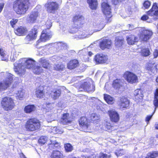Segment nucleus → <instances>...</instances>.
I'll use <instances>...</instances> for the list:
<instances>
[{
  "mask_svg": "<svg viewBox=\"0 0 158 158\" xmlns=\"http://www.w3.org/2000/svg\"><path fill=\"white\" fill-rule=\"evenodd\" d=\"M107 59V56L102 54H97L94 58V60L97 64L105 63Z\"/></svg>",
  "mask_w": 158,
  "mask_h": 158,
  "instance_id": "obj_11",
  "label": "nucleus"
},
{
  "mask_svg": "<svg viewBox=\"0 0 158 158\" xmlns=\"http://www.w3.org/2000/svg\"><path fill=\"white\" fill-rule=\"evenodd\" d=\"M44 94V92L43 91V88L42 87H39L36 89L35 94L37 97L38 98L43 97Z\"/></svg>",
  "mask_w": 158,
  "mask_h": 158,
  "instance_id": "obj_29",
  "label": "nucleus"
},
{
  "mask_svg": "<svg viewBox=\"0 0 158 158\" xmlns=\"http://www.w3.org/2000/svg\"><path fill=\"white\" fill-rule=\"evenodd\" d=\"M56 138L52 137L50 139L51 143L49 144V147L50 148H55L58 147L59 146V143L56 142Z\"/></svg>",
  "mask_w": 158,
  "mask_h": 158,
  "instance_id": "obj_25",
  "label": "nucleus"
},
{
  "mask_svg": "<svg viewBox=\"0 0 158 158\" xmlns=\"http://www.w3.org/2000/svg\"><path fill=\"white\" fill-rule=\"evenodd\" d=\"M2 108L5 110H10V98L5 97L3 98L1 102Z\"/></svg>",
  "mask_w": 158,
  "mask_h": 158,
  "instance_id": "obj_14",
  "label": "nucleus"
},
{
  "mask_svg": "<svg viewBox=\"0 0 158 158\" xmlns=\"http://www.w3.org/2000/svg\"><path fill=\"white\" fill-rule=\"evenodd\" d=\"M98 157L100 158H110V156L101 152L99 153Z\"/></svg>",
  "mask_w": 158,
  "mask_h": 158,
  "instance_id": "obj_47",
  "label": "nucleus"
},
{
  "mask_svg": "<svg viewBox=\"0 0 158 158\" xmlns=\"http://www.w3.org/2000/svg\"><path fill=\"white\" fill-rule=\"evenodd\" d=\"M97 27L98 28V31H100L104 27V24L103 22L100 23L98 22L97 24Z\"/></svg>",
  "mask_w": 158,
  "mask_h": 158,
  "instance_id": "obj_48",
  "label": "nucleus"
},
{
  "mask_svg": "<svg viewBox=\"0 0 158 158\" xmlns=\"http://www.w3.org/2000/svg\"><path fill=\"white\" fill-rule=\"evenodd\" d=\"M108 114L112 121L116 123L119 121V115L114 110L112 109L108 111Z\"/></svg>",
  "mask_w": 158,
  "mask_h": 158,
  "instance_id": "obj_13",
  "label": "nucleus"
},
{
  "mask_svg": "<svg viewBox=\"0 0 158 158\" xmlns=\"http://www.w3.org/2000/svg\"><path fill=\"white\" fill-rule=\"evenodd\" d=\"M22 62H16L14 64L15 71L19 76L25 74L26 68L31 69L33 68V72L36 74H39L42 72L43 69L40 66L35 65V61L31 59L24 58Z\"/></svg>",
  "mask_w": 158,
  "mask_h": 158,
  "instance_id": "obj_1",
  "label": "nucleus"
},
{
  "mask_svg": "<svg viewBox=\"0 0 158 158\" xmlns=\"http://www.w3.org/2000/svg\"><path fill=\"white\" fill-rule=\"evenodd\" d=\"M122 0H112V2L115 5L118 4L119 2H121Z\"/></svg>",
  "mask_w": 158,
  "mask_h": 158,
  "instance_id": "obj_59",
  "label": "nucleus"
},
{
  "mask_svg": "<svg viewBox=\"0 0 158 158\" xmlns=\"http://www.w3.org/2000/svg\"><path fill=\"white\" fill-rule=\"evenodd\" d=\"M6 76H7V78H6L3 81L0 82V92L6 90L9 86L10 74L6 73Z\"/></svg>",
  "mask_w": 158,
  "mask_h": 158,
  "instance_id": "obj_10",
  "label": "nucleus"
},
{
  "mask_svg": "<svg viewBox=\"0 0 158 158\" xmlns=\"http://www.w3.org/2000/svg\"><path fill=\"white\" fill-rule=\"evenodd\" d=\"M123 42V40L116 39L115 43V45L117 47H120L122 45Z\"/></svg>",
  "mask_w": 158,
  "mask_h": 158,
  "instance_id": "obj_44",
  "label": "nucleus"
},
{
  "mask_svg": "<svg viewBox=\"0 0 158 158\" xmlns=\"http://www.w3.org/2000/svg\"><path fill=\"white\" fill-rule=\"evenodd\" d=\"M154 112L153 114L152 115H151L148 116L146 117V118L145 120L147 122H148L152 118L153 114H154Z\"/></svg>",
  "mask_w": 158,
  "mask_h": 158,
  "instance_id": "obj_58",
  "label": "nucleus"
},
{
  "mask_svg": "<svg viewBox=\"0 0 158 158\" xmlns=\"http://www.w3.org/2000/svg\"><path fill=\"white\" fill-rule=\"evenodd\" d=\"M61 123L64 125H69L71 123L70 117L68 113L64 114L61 117Z\"/></svg>",
  "mask_w": 158,
  "mask_h": 158,
  "instance_id": "obj_16",
  "label": "nucleus"
},
{
  "mask_svg": "<svg viewBox=\"0 0 158 158\" xmlns=\"http://www.w3.org/2000/svg\"><path fill=\"white\" fill-rule=\"evenodd\" d=\"M125 75L126 77V80L130 83H134L138 81L137 77L133 73L127 72Z\"/></svg>",
  "mask_w": 158,
  "mask_h": 158,
  "instance_id": "obj_12",
  "label": "nucleus"
},
{
  "mask_svg": "<svg viewBox=\"0 0 158 158\" xmlns=\"http://www.w3.org/2000/svg\"><path fill=\"white\" fill-rule=\"evenodd\" d=\"M149 19V17L147 15H143L141 18V19L144 21H147L148 22H150V21H148Z\"/></svg>",
  "mask_w": 158,
  "mask_h": 158,
  "instance_id": "obj_52",
  "label": "nucleus"
},
{
  "mask_svg": "<svg viewBox=\"0 0 158 158\" xmlns=\"http://www.w3.org/2000/svg\"><path fill=\"white\" fill-rule=\"evenodd\" d=\"M0 54L2 56V60H4L6 61L8 60L7 58V56L6 54L3 49L1 48L0 49Z\"/></svg>",
  "mask_w": 158,
  "mask_h": 158,
  "instance_id": "obj_39",
  "label": "nucleus"
},
{
  "mask_svg": "<svg viewBox=\"0 0 158 158\" xmlns=\"http://www.w3.org/2000/svg\"><path fill=\"white\" fill-rule=\"evenodd\" d=\"M18 21V20L17 19H13L10 21V25L13 28L15 27V25L16 23Z\"/></svg>",
  "mask_w": 158,
  "mask_h": 158,
  "instance_id": "obj_51",
  "label": "nucleus"
},
{
  "mask_svg": "<svg viewBox=\"0 0 158 158\" xmlns=\"http://www.w3.org/2000/svg\"><path fill=\"white\" fill-rule=\"evenodd\" d=\"M40 124L38 119L32 118L28 119L26 122L25 127L27 131H34L40 129Z\"/></svg>",
  "mask_w": 158,
  "mask_h": 158,
  "instance_id": "obj_3",
  "label": "nucleus"
},
{
  "mask_svg": "<svg viewBox=\"0 0 158 158\" xmlns=\"http://www.w3.org/2000/svg\"><path fill=\"white\" fill-rule=\"evenodd\" d=\"M82 89L88 92H92L95 90V86L94 85H91L89 82H85L81 85L80 89ZM82 91V89H80Z\"/></svg>",
  "mask_w": 158,
  "mask_h": 158,
  "instance_id": "obj_7",
  "label": "nucleus"
},
{
  "mask_svg": "<svg viewBox=\"0 0 158 158\" xmlns=\"http://www.w3.org/2000/svg\"><path fill=\"white\" fill-rule=\"evenodd\" d=\"M78 61L77 60H71L68 64V68L70 69H74L78 66Z\"/></svg>",
  "mask_w": 158,
  "mask_h": 158,
  "instance_id": "obj_24",
  "label": "nucleus"
},
{
  "mask_svg": "<svg viewBox=\"0 0 158 158\" xmlns=\"http://www.w3.org/2000/svg\"><path fill=\"white\" fill-rule=\"evenodd\" d=\"M145 158H152L151 155V152L148 153Z\"/></svg>",
  "mask_w": 158,
  "mask_h": 158,
  "instance_id": "obj_62",
  "label": "nucleus"
},
{
  "mask_svg": "<svg viewBox=\"0 0 158 158\" xmlns=\"http://www.w3.org/2000/svg\"><path fill=\"white\" fill-rule=\"evenodd\" d=\"M53 132L55 134H60L62 133L63 131L59 129L56 127H54L53 129Z\"/></svg>",
  "mask_w": 158,
  "mask_h": 158,
  "instance_id": "obj_45",
  "label": "nucleus"
},
{
  "mask_svg": "<svg viewBox=\"0 0 158 158\" xmlns=\"http://www.w3.org/2000/svg\"><path fill=\"white\" fill-rule=\"evenodd\" d=\"M35 109V106L34 105H28L26 106L24 108V111L27 113H29L34 111Z\"/></svg>",
  "mask_w": 158,
  "mask_h": 158,
  "instance_id": "obj_35",
  "label": "nucleus"
},
{
  "mask_svg": "<svg viewBox=\"0 0 158 158\" xmlns=\"http://www.w3.org/2000/svg\"><path fill=\"white\" fill-rule=\"evenodd\" d=\"M60 94L61 91L60 90L58 89L52 92L51 93V95L53 98L56 99L60 96Z\"/></svg>",
  "mask_w": 158,
  "mask_h": 158,
  "instance_id": "obj_34",
  "label": "nucleus"
},
{
  "mask_svg": "<svg viewBox=\"0 0 158 158\" xmlns=\"http://www.w3.org/2000/svg\"><path fill=\"white\" fill-rule=\"evenodd\" d=\"M111 42L110 40L105 39H103L100 43V47L102 50L105 48L109 49L111 45Z\"/></svg>",
  "mask_w": 158,
  "mask_h": 158,
  "instance_id": "obj_15",
  "label": "nucleus"
},
{
  "mask_svg": "<svg viewBox=\"0 0 158 158\" xmlns=\"http://www.w3.org/2000/svg\"><path fill=\"white\" fill-rule=\"evenodd\" d=\"M89 7L92 10H95L97 7V0H87Z\"/></svg>",
  "mask_w": 158,
  "mask_h": 158,
  "instance_id": "obj_28",
  "label": "nucleus"
},
{
  "mask_svg": "<svg viewBox=\"0 0 158 158\" xmlns=\"http://www.w3.org/2000/svg\"><path fill=\"white\" fill-rule=\"evenodd\" d=\"M124 80L120 79H116L113 81L112 86L114 89L119 90L122 88L123 85Z\"/></svg>",
  "mask_w": 158,
  "mask_h": 158,
  "instance_id": "obj_19",
  "label": "nucleus"
},
{
  "mask_svg": "<svg viewBox=\"0 0 158 158\" xmlns=\"http://www.w3.org/2000/svg\"><path fill=\"white\" fill-rule=\"evenodd\" d=\"M125 153V152L123 150L121 149L120 150L116 152L115 153L117 156H120L123 155Z\"/></svg>",
  "mask_w": 158,
  "mask_h": 158,
  "instance_id": "obj_49",
  "label": "nucleus"
},
{
  "mask_svg": "<svg viewBox=\"0 0 158 158\" xmlns=\"http://www.w3.org/2000/svg\"><path fill=\"white\" fill-rule=\"evenodd\" d=\"M18 80V78L16 77L15 79L14 80V81H15L14 82L15 84H14V85H13V86L12 87V88H13L14 89H16V87L17 86Z\"/></svg>",
  "mask_w": 158,
  "mask_h": 158,
  "instance_id": "obj_54",
  "label": "nucleus"
},
{
  "mask_svg": "<svg viewBox=\"0 0 158 158\" xmlns=\"http://www.w3.org/2000/svg\"><path fill=\"white\" fill-rule=\"evenodd\" d=\"M152 35V32L148 30H143L139 34V38L144 41H147L150 39Z\"/></svg>",
  "mask_w": 158,
  "mask_h": 158,
  "instance_id": "obj_6",
  "label": "nucleus"
},
{
  "mask_svg": "<svg viewBox=\"0 0 158 158\" xmlns=\"http://www.w3.org/2000/svg\"><path fill=\"white\" fill-rule=\"evenodd\" d=\"M83 17L80 15H77L73 18V21L74 24L77 26H81L83 23Z\"/></svg>",
  "mask_w": 158,
  "mask_h": 158,
  "instance_id": "obj_20",
  "label": "nucleus"
},
{
  "mask_svg": "<svg viewBox=\"0 0 158 158\" xmlns=\"http://www.w3.org/2000/svg\"><path fill=\"white\" fill-rule=\"evenodd\" d=\"M155 128L156 129H158V122L156 123L155 125Z\"/></svg>",
  "mask_w": 158,
  "mask_h": 158,
  "instance_id": "obj_64",
  "label": "nucleus"
},
{
  "mask_svg": "<svg viewBox=\"0 0 158 158\" xmlns=\"http://www.w3.org/2000/svg\"><path fill=\"white\" fill-rule=\"evenodd\" d=\"M154 57L156 58L158 56V50H156L153 53Z\"/></svg>",
  "mask_w": 158,
  "mask_h": 158,
  "instance_id": "obj_60",
  "label": "nucleus"
},
{
  "mask_svg": "<svg viewBox=\"0 0 158 158\" xmlns=\"http://www.w3.org/2000/svg\"><path fill=\"white\" fill-rule=\"evenodd\" d=\"M151 155L152 158H155L156 157L158 156V152H154L151 153Z\"/></svg>",
  "mask_w": 158,
  "mask_h": 158,
  "instance_id": "obj_55",
  "label": "nucleus"
},
{
  "mask_svg": "<svg viewBox=\"0 0 158 158\" xmlns=\"http://www.w3.org/2000/svg\"><path fill=\"white\" fill-rule=\"evenodd\" d=\"M65 66L62 64H55L54 66V69L59 71L63 70Z\"/></svg>",
  "mask_w": 158,
  "mask_h": 158,
  "instance_id": "obj_40",
  "label": "nucleus"
},
{
  "mask_svg": "<svg viewBox=\"0 0 158 158\" xmlns=\"http://www.w3.org/2000/svg\"><path fill=\"white\" fill-rule=\"evenodd\" d=\"M25 93V90L22 89H20L16 94L18 98L20 100L24 97Z\"/></svg>",
  "mask_w": 158,
  "mask_h": 158,
  "instance_id": "obj_37",
  "label": "nucleus"
},
{
  "mask_svg": "<svg viewBox=\"0 0 158 158\" xmlns=\"http://www.w3.org/2000/svg\"><path fill=\"white\" fill-rule=\"evenodd\" d=\"M105 128L104 130L108 131L110 130H111V131L114 130V127L111 126V124L110 123L106 122L105 124Z\"/></svg>",
  "mask_w": 158,
  "mask_h": 158,
  "instance_id": "obj_41",
  "label": "nucleus"
},
{
  "mask_svg": "<svg viewBox=\"0 0 158 158\" xmlns=\"http://www.w3.org/2000/svg\"><path fill=\"white\" fill-rule=\"evenodd\" d=\"M92 34L89 35L85 34L84 32H82L81 34L78 35V38L80 39H84L87 37H88L89 35H91Z\"/></svg>",
  "mask_w": 158,
  "mask_h": 158,
  "instance_id": "obj_46",
  "label": "nucleus"
},
{
  "mask_svg": "<svg viewBox=\"0 0 158 158\" xmlns=\"http://www.w3.org/2000/svg\"><path fill=\"white\" fill-rule=\"evenodd\" d=\"M104 98L106 102L110 104H113L114 102L113 98L108 95H104Z\"/></svg>",
  "mask_w": 158,
  "mask_h": 158,
  "instance_id": "obj_33",
  "label": "nucleus"
},
{
  "mask_svg": "<svg viewBox=\"0 0 158 158\" xmlns=\"http://www.w3.org/2000/svg\"><path fill=\"white\" fill-rule=\"evenodd\" d=\"M48 139L46 136H41L38 140V142L39 143L41 144H44L47 141Z\"/></svg>",
  "mask_w": 158,
  "mask_h": 158,
  "instance_id": "obj_42",
  "label": "nucleus"
},
{
  "mask_svg": "<svg viewBox=\"0 0 158 158\" xmlns=\"http://www.w3.org/2000/svg\"><path fill=\"white\" fill-rule=\"evenodd\" d=\"M89 118L91 121L94 123H98L100 118L99 115L95 113L91 114Z\"/></svg>",
  "mask_w": 158,
  "mask_h": 158,
  "instance_id": "obj_26",
  "label": "nucleus"
},
{
  "mask_svg": "<svg viewBox=\"0 0 158 158\" xmlns=\"http://www.w3.org/2000/svg\"><path fill=\"white\" fill-rule=\"evenodd\" d=\"M101 6L103 12L106 15V19L108 21L112 15L110 11L111 8L107 0H102Z\"/></svg>",
  "mask_w": 158,
  "mask_h": 158,
  "instance_id": "obj_4",
  "label": "nucleus"
},
{
  "mask_svg": "<svg viewBox=\"0 0 158 158\" xmlns=\"http://www.w3.org/2000/svg\"><path fill=\"white\" fill-rule=\"evenodd\" d=\"M129 101L127 98L122 97L120 98L119 105L122 108H126L129 106Z\"/></svg>",
  "mask_w": 158,
  "mask_h": 158,
  "instance_id": "obj_21",
  "label": "nucleus"
},
{
  "mask_svg": "<svg viewBox=\"0 0 158 158\" xmlns=\"http://www.w3.org/2000/svg\"><path fill=\"white\" fill-rule=\"evenodd\" d=\"M64 148L67 152H70L73 150V146L70 143L65 144Z\"/></svg>",
  "mask_w": 158,
  "mask_h": 158,
  "instance_id": "obj_43",
  "label": "nucleus"
},
{
  "mask_svg": "<svg viewBox=\"0 0 158 158\" xmlns=\"http://www.w3.org/2000/svg\"><path fill=\"white\" fill-rule=\"evenodd\" d=\"M38 11H32L27 18V20L29 23H34L39 16Z\"/></svg>",
  "mask_w": 158,
  "mask_h": 158,
  "instance_id": "obj_17",
  "label": "nucleus"
},
{
  "mask_svg": "<svg viewBox=\"0 0 158 158\" xmlns=\"http://www.w3.org/2000/svg\"><path fill=\"white\" fill-rule=\"evenodd\" d=\"M134 95L137 97V98L141 99L143 97L141 91L139 89H137L135 90Z\"/></svg>",
  "mask_w": 158,
  "mask_h": 158,
  "instance_id": "obj_36",
  "label": "nucleus"
},
{
  "mask_svg": "<svg viewBox=\"0 0 158 158\" xmlns=\"http://www.w3.org/2000/svg\"><path fill=\"white\" fill-rule=\"evenodd\" d=\"M79 124L85 128H88V124L87 118L84 117H81L79 121Z\"/></svg>",
  "mask_w": 158,
  "mask_h": 158,
  "instance_id": "obj_27",
  "label": "nucleus"
},
{
  "mask_svg": "<svg viewBox=\"0 0 158 158\" xmlns=\"http://www.w3.org/2000/svg\"><path fill=\"white\" fill-rule=\"evenodd\" d=\"M47 11L50 13H54L55 11L58 10L59 5L56 2L48 1L45 5Z\"/></svg>",
  "mask_w": 158,
  "mask_h": 158,
  "instance_id": "obj_5",
  "label": "nucleus"
},
{
  "mask_svg": "<svg viewBox=\"0 0 158 158\" xmlns=\"http://www.w3.org/2000/svg\"><path fill=\"white\" fill-rule=\"evenodd\" d=\"M14 31L16 34L20 35L27 33V30L26 27L20 26L15 30Z\"/></svg>",
  "mask_w": 158,
  "mask_h": 158,
  "instance_id": "obj_23",
  "label": "nucleus"
},
{
  "mask_svg": "<svg viewBox=\"0 0 158 158\" xmlns=\"http://www.w3.org/2000/svg\"><path fill=\"white\" fill-rule=\"evenodd\" d=\"M39 62L42 67L45 69L48 68L49 63L48 60L44 58H42L40 59Z\"/></svg>",
  "mask_w": 158,
  "mask_h": 158,
  "instance_id": "obj_31",
  "label": "nucleus"
},
{
  "mask_svg": "<svg viewBox=\"0 0 158 158\" xmlns=\"http://www.w3.org/2000/svg\"><path fill=\"white\" fill-rule=\"evenodd\" d=\"M150 5V2L148 1H145L143 4V7L145 9L148 8Z\"/></svg>",
  "mask_w": 158,
  "mask_h": 158,
  "instance_id": "obj_50",
  "label": "nucleus"
},
{
  "mask_svg": "<svg viewBox=\"0 0 158 158\" xmlns=\"http://www.w3.org/2000/svg\"><path fill=\"white\" fill-rule=\"evenodd\" d=\"M147 14L151 16L158 15V5L156 3H154L151 9L148 11Z\"/></svg>",
  "mask_w": 158,
  "mask_h": 158,
  "instance_id": "obj_18",
  "label": "nucleus"
},
{
  "mask_svg": "<svg viewBox=\"0 0 158 158\" xmlns=\"http://www.w3.org/2000/svg\"><path fill=\"white\" fill-rule=\"evenodd\" d=\"M153 104L155 107L154 111V112H155L156 108L158 107V89H156L155 93Z\"/></svg>",
  "mask_w": 158,
  "mask_h": 158,
  "instance_id": "obj_32",
  "label": "nucleus"
},
{
  "mask_svg": "<svg viewBox=\"0 0 158 158\" xmlns=\"http://www.w3.org/2000/svg\"><path fill=\"white\" fill-rule=\"evenodd\" d=\"M151 54L148 48H143L141 50V54L144 56H149Z\"/></svg>",
  "mask_w": 158,
  "mask_h": 158,
  "instance_id": "obj_38",
  "label": "nucleus"
},
{
  "mask_svg": "<svg viewBox=\"0 0 158 158\" xmlns=\"http://www.w3.org/2000/svg\"><path fill=\"white\" fill-rule=\"evenodd\" d=\"M4 6L3 3H0V13L2 11Z\"/></svg>",
  "mask_w": 158,
  "mask_h": 158,
  "instance_id": "obj_61",
  "label": "nucleus"
},
{
  "mask_svg": "<svg viewBox=\"0 0 158 158\" xmlns=\"http://www.w3.org/2000/svg\"><path fill=\"white\" fill-rule=\"evenodd\" d=\"M51 158H63V154L58 151H53L50 156Z\"/></svg>",
  "mask_w": 158,
  "mask_h": 158,
  "instance_id": "obj_30",
  "label": "nucleus"
},
{
  "mask_svg": "<svg viewBox=\"0 0 158 158\" xmlns=\"http://www.w3.org/2000/svg\"><path fill=\"white\" fill-rule=\"evenodd\" d=\"M52 35V33L48 30H44L40 36V39L37 42L39 43L41 41L45 42L51 38Z\"/></svg>",
  "mask_w": 158,
  "mask_h": 158,
  "instance_id": "obj_8",
  "label": "nucleus"
},
{
  "mask_svg": "<svg viewBox=\"0 0 158 158\" xmlns=\"http://www.w3.org/2000/svg\"><path fill=\"white\" fill-rule=\"evenodd\" d=\"M38 28V27L37 26H35L32 29L30 33L26 36L25 40L27 41H29L35 39L37 36Z\"/></svg>",
  "mask_w": 158,
  "mask_h": 158,
  "instance_id": "obj_9",
  "label": "nucleus"
},
{
  "mask_svg": "<svg viewBox=\"0 0 158 158\" xmlns=\"http://www.w3.org/2000/svg\"><path fill=\"white\" fill-rule=\"evenodd\" d=\"M29 0H17L14 2L13 8L18 14H25L29 8Z\"/></svg>",
  "mask_w": 158,
  "mask_h": 158,
  "instance_id": "obj_2",
  "label": "nucleus"
},
{
  "mask_svg": "<svg viewBox=\"0 0 158 158\" xmlns=\"http://www.w3.org/2000/svg\"><path fill=\"white\" fill-rule=\"evenodd\" d=\"M20 158H26L25 156L24 155V154L23 153H21L20 154Z\"/></svg>",
  "mask_w": 158,
  "mask_h": 158,
  "instance_id": "obj_63",
  "label": "nucleus"
},
{
  "mask_svg": "<svg viewBox=\"0 0 158 158\" xmlns=\"http://www.w3.org/2000/svg\"><path fill=\"white\" fill-rule=\"evenodd\" d=\"M127 40L129 45H133L138 41V37L134 35H130L127 36Z\"/></svg>",
  "mask_w": 158,
  "mask_h": 158,
  "instance_id": "obj_22",
  "label": "nucleus"
},
{
  "mask_svg": "<svg viewBox=\"0 0 158 158\" xmlns=\"http://www.w3.org/2000/svg\"><path fill=\"white\" fill-rule=\"evenodd\" d=\"M46 25L47 29L50 28L52 26V23L51 21L49 20H48L46 23Z\"/></svg>",
  "mask_w": 158,
  "mask_h": 158,
  "instance_id": "obj_53",
  "label": "nucleus"
},
{
  "mask_svg": "<svg viewBox=\"0 0 158 158\" xmlns=\"http://www.w3.org/2000/svg\"><path fill=\"white\" fill-rule=\"evenodd\" d=\"M58 45L59 46L61 47V48H66L67 47V44H66L63 43H60L58 44Z\"/></svg>",
  "mask_w": 158,
  "mask_h": 158,
  "instance_id": "obj_56",
  "label": "nucleus"
},
{
  "mask_svg": "<svg viewBox=\"0 0 158 158\" xmlns=\"http://www.w3.org/2000/svg\"><path fill=\"white\" fill-rule=\"evenodd\" d=\"M15 106V104L14 102L12 99L10 98V110L14 108Z\"/></svg>",
  "mask_w": 158,
  "mask_h": 158,
  "instance_id": "obj_57",
  "label": "nucleus"
}]
</instances>
